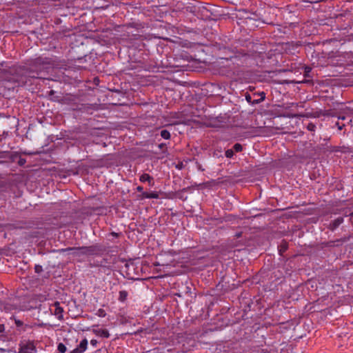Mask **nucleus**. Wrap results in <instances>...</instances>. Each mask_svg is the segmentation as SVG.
Returning <instances> with one entry per match:
<instances>
[{"mask_svg":"<svg viewBox=\"0 0 353 353\" xmlns=\"http://www.w3.org/2000/svg\"><path fill=\"white\" fill-rule=\"evenodd\" d=\"M59 66L57 61L53 58L39 57L30 61L28 66L20 67L17 70L20 80L23 85L27 83L30 79L41 78L40 74L43 72H48L50 69Z\"/></svg>","mask_w":353,"mask_h":353,"instance_id":"f257e3e1","label":"nucleus"},{"mask_svg":"<svg viewBox=\"0 0 353 353\" xmlns=\"http://www.w3.org/2000/svg\"><path fill=\"white\" fill-rule=\"evenodd\" d=\"M19 353H36L37 350L31 341L22 342L19 345Z\"/></svg>","mask_w":353,"mask_h":353,"instance_id":"f03ea898","label":"nucleus"},{"mask_svg":"<svg viewBox=\"0 0 353 353\" xmlns=\"http://www.w3.org/2000/svg\"><path fill=\"white\" fill-rule=\"evenodd\" d=\"M261 95H262L261 98L252 99V93H249L248 92H246L245 93V98L249 103H250L252 105H256V104L260 103L261 102H262L265 100V94H262Z\"/></svg>","mask_w":353,"mask_h":353,"instance_id":"7ed1b4c3","label":"nucleus"},{"mask_svg":"<svg viewBox=\"0 0 353 353\" xmlns=\"http://www.w3.org/2000/svg\"><path fill=\"white\" fill-rule=\"evenodd\" d=\"M88 343V342L86 339H83L80 342L79 345L72 351V353H83V352H84L87 349Z\"/></svg>","mask_w":353,"mask_h":353,"instance_id":"20e7f679","label":"nucleus"},{"mask_svg":"<svg viewBox=\"0 0 353 353\" xmlns=\"http://www.w3.org/2000/svg\"><path fill=\"white\" fill-rule=\"evenodd\" d=\"M343 222V218L341 216H339L330 223V224L328 225V228L330 230L333 231L335 229H336Z\"/></svg>","mask_w":353,"mask_h":353,"instance_id":"39448f33","label":"nucleus"},{"mask_svg":"<svg viewBox=\"0 0 353 353\" xmlns=\"http://www.w3.org/2000/svg\"><path fill=\"white\" fill-rule=\"evenodd\" d=\"M139 180L141 182H148L149 185L153 186L154 184V179L150 174L144 173L140 176Z\"/></svg>","mask_w":353,"mask_h":353,"instance_id":"423d86ee","label":"nucleus"},{"mask_svg":"<svg viewBox=\"0 0 353 353\" xmlns=\"http://www.w3.org/2000/svg\"><path fill=\"white\" fill-rule=\"evenodd\" d=\"M139 197L141 199H158L159 197V193L157 192H143Z\"/></svg>","mask_w":353,"mask_h":353,"instance_id":"0eeeda50","label":"nucleus"},{"mask_svg":"<svg viewBox=\"0 0 353 353\" xmlns=\"http://www.w3.org/2000/svg\"><path fill=\"white\" fill-rule=\"evenodd\" d=\"M54 307H55V310H54L55 315H57L59 318H61L62 316L63 309H62V307H60L59 303L55 302Z\"/></svg>","mask_w":353,"mask_h":353,"instance_id":"6e6552de","label":"nucleus"},{"mask_svg":"<svg viewBox=\"0 0 353 353\" xmlns=\"http://www.w3.org/2000/svg\"><path fill=\"white\" fill-rule=\"evenodd\" d=\"M160 134H161V137L165 139H170V137H171L170 132L165 129L162 130L160 132Z\"/></svg>","mask_w":353,"mask_h":353,"instance_id":"1a4fd4ad","label":"nucleus"},{"mask_svg":"<svg viewBox=\"0 0 353 353\" xmlns=\"http://www.w3.org/2000/svg\"><path fill=\"white\" fill-rule=\"evenodd\" d=\"M95 332L105 338H108L110 336L109 332L107 330H101H101L95 331Z\"/></svg>","mask_w":353,"mask_h":353,"instance_id":"9d476101","label":"nucleus"},{"mask_svg":"<svg viewBox=\"0 0 353 353\" xmlns=\"http://www.w3.org/2000/svg\"><path fill=\"white\" fill-rule=\"evenodd\" d=\"M127 296H128V292L126 291L123 290V291L119 292V300L120 301L123 302L127 299Z\"/></svg>","mask_w":353,"mask_h":353,"instance_id":"9b49d317","label":"nucleus"},{"mask_svg":"<svg viewBox=\"0 0 353 353\" xmlns=\"http://www.w3.org/2000/svg\"><path fill=\"white\" fill-rule=\"evenodd\" d=\"M159 148L162 150L163 154H166L168 152L167 144L165 143H161L158 145Z\"/></svg>","mask_w":353,"mask_h":353,"instance_id":"f8f14e48","label":"nucleus"},{"mask_svg":"<svg viewBox=\"0 0 353 353\" xmlns=\"http://www.w3.org/2000/svg\"><path fill=\"white\" fill-rule=\"evenodd\" d=\"M233 150H234L236 152H241L243 150V146L240 143H235L232 148Z\"/></svg>","mask_w":353,"mask_h":353,"instance_id":"ddd939ff","label":"nucleus"},{"mask_svg":"<svg viewBox=\"0 0 353 353\" xmlns=\"http://www.w3.org/2000/svg\"><path fill=\"white\" fill-rule=\"evenodd\" d=\"M19 157V153H17V152H10L9 159L11 161H14L16 160V159L18 158Z\"/></svg>","mask_w":353,"mask_h":353,"instance_id":"4468645a","label":"nucleus"},{"mask_svg":"<svg viewBox=\"0 0 353 353\" xmlns=\"http://www.w3.org/2000/svg\"><path fill=\"white\" fill-rule=\"evenodd\" d=\"M288 249V244H280L278 247L279 252L280 254H282V252H285Z\"/></svg>","mask_w":353,"mask_h":353,"instance_id":"2eb2a0df","label":"nucleus"},{"mask_svg":"<svg viewBox=\"0 0 353 353\" xmlns=\"http://www.w3.org/2000/svg\"><path fill=\"white\" fill-rule=\"evenodd\" d=\"M265 94L264 92H254L252 93V99H259L261 98V94Z\"/></svg>","mask_w":353,"mask_h":353,"instance_id":"dca6fc26","label":"nucleus"},{"mask_svg":"<svg viewBox=\"0 0 353 353\" xmlns=\"http://www.w3.org/2000/svg\"><path fill=\"white\" fill-rule=\"evenodd\" d=\"M50 100H52V101H54V102H58V103H65L63 101L64 99H61L58 96H54L53 97L50 98Z\"/></svg>","mask_w":353,"mask_h":353,"instance_id":"f3484780","label":"nucleus"},{"mask_svg":"<svg viewBox=\"0 0 353 353\" xmlns=\"http://www.w3.org/2000/svg\"><path fill=\"white\" fill-rule=\"evenodd\" d=\"M306 128L307 130L310 132H314L316 129V125L313 123H308L306 125Z\"/></svg>","mask_w":353,"mask_h":353,"instance_id":"a211bd4d","label":"nucleus"},{"mask_svg":"<svg viewBox=\"0 0 353 353\" xmlns=\"http://www.w3.org/2000/svg\"><path fill=\"white\" fill-rule=\"evenodd\" d=\"M225 154L227 158H232L234 156V150L232 149H228L225 151Z\"/></svg>","mask_w":353,"mask_h":353,"instance_id":"6ab92c4d","label":"nucleus"},{"mask_svg":"<svg viewBox=\"0 0 353 353\" xmlns=\"http://www.w3.org/2000/svg\"><path fill=\"white\" fill-rule=\"evenodd\" d=\"M58 350L61 353H65L66 351V347L63 343H59L58 345Z\"/></svg>","mask_w":353,"mask_h":353,"instance_id":"aec40b11","label":"nucleus"},{"mask_svg":"<svg viewBox=\"0 0 353 353\" xmlns=\"http://www.w3.org/2000/svg\"><path fill=\"white\" fill-rule=\"evenodd\" d=\"M10 152L8 151H2L0 152V158H8L9 159Z\"/></svg>","mask_w":353,"mask_h":353,"instance_id":"412c9836","label":"nucleus"},{"mask_svg":"<svg viewBox=\"0 0 353 353\" xmlns=\"http://www.w3.org/2000/svg\"><path fill=\"white\" fill-rule=\"evenodd\" d=\"M311 70H312V68L310 67H308V66L305 67L304 69V73H305L304 76L305 77H310L309 73L311 72Z\"/></svg>","mask_w":353,"mask_h":353,"instance_id":"4be33fe9","label":"nucleus"},{"mask_svg":"<svg viewBox=\"0 0 353 353\" xmlns=\"http://www.w3.org/2000/svg\"><path fill=\"white\" fill-rule=\"evenodd\" d=\"M97 314L99 316H101V317H103L105 316V312L102 309H99L98 311H97Z\"/></svg>","mask_w":353,"mask_h":353,"instance_id":"5701e85b","label":"nucleus"},{"mask_svg":"<svg viewBox=\"0 0 353 353\" xmlns=\"http://www.w3.org/2000/svg\"><path fill=\"white\" fill-rule=\"evenodd\" d=\"M336 57H330L329 58V63L332 65H335V64H338V63H336L335 62V59H336Z\"/></svg>","mask_w":353,"mask_h":353,"instance_id":"b1692460","label":"nucleus"},{"mask_svg":"<svg viewBox=\"0 0 353 353\" xmlns=\"http://www.w3.org/2000/svg\"><path fill=\"white\" fill-rule=\"evenodd\" d=\"M34 269H35V272L37 273L42 271V267L39 265H36Z\"/></svg>","mask_w":353,"mask_h":353,"instance_id":"393cba45","label":"nucleus"},{"mask_svg":"<svg viewBox=\"0 0 353 353\" xmlns=\"http://www.w3.org/2000/svg\"><path fill=\"white\" fill-rule=\"evenodd\" d=\"M26 161L25 159L20 158L18 163L19 165H23L26 163Z\"/></svg>","mask_w":353,"mask_h":353,"instance_id":"a878e982","label":"nucleus"},{"mask_svg":"<svg viewBox=\"0 0 353 353\" xmlns=\"http://www.w3.org/2000/svg\"><path fill=\"white\" fill-rule=\"evenodd\" d=\"M97 343H98V342H97V341L96 339H92V340L90 341V344H91L92 346H94V347H95V346L97 345Z\"/></svg>","mask_w":353,"mask_h":353,"instance_id":"bb28decb","label":"nucleus"},{"mask_svg":"<svg viewBox=\"0 0 353 353\" xmlns=\"http://www.w3.org/2000/svg\"><path fill=\"white\" fill-rule=\"evenodd\" d=\"M137 191L139 192H141V194L143 192H143V188L142 186H137Z\"/></svg>","mask_w":353,"mask_h":353,"instance_id":"cd10ccee","label":"nucleus"},{"mask_svg":"<svg viewBox=\"0 0 353 353\" xmlns=\"http://www.w3.org/2000/svg\"><path fill=\"white\" fill-rule=\"evenodd\" d=\"M336 125L338 127V129L340 130H342L343 128L345 126L344 124L340 125L339 122H337L336 123Z\"/></svg>","mask_w":353,"mask_h":353,"instance_id":"c85d7f7f","label":"nucleus"},{"mask_svg":"<svg viewBox=\"0 0 353 353\" xmlns=\"http://www.w3.org/2000/svg\"><path fill=\"white\" fill-rule=\"evenodd\" d=\"M54 94L55 91H54L53 90H51L50 91L48 92V96L50 97H54Z\"/></svg>","mask_w":353,"mask_h":353,"instance_id":"c756f323","label":"nucleus"},{"mask_svg":"<svg viewBox=\"0 0 353 353\" xmlns=\"http://www.w3.org/2000/svg\"><path fill=\"white\" fill-rule=\"evenodd\" d=\"M248 90L252 93L255 92V88L252 86H249Z\"/></svg>","mask_w":353,"mask_h":353,"instance_id":"7c9ffc66","label":"nucleus"},{"mask_svg":"<svg viewBox=\"0 0 353 353\" xmlns=\"http://www.w3.org/2000/svg\"><path fill=\"white\" fill-rule=\"evenodd\" d=\"M241 235H242V232H238V233H236V234H235V236H236V238H239V237L241 236Z\"/></svg>","mask_w":353,"mask_h":353,"instance_id":"2f4dec72","label":"nucleus"},{"mask_svg":"<svg viewBox=\"0 0 353 353\" xmlns=\"http://www.w3.org/2000/svg\"><path fill=\"white\" fill-rule=\"evenodd\" d=\"M62 99H64V101H63L65 102L64 103H68V101H69L68 98H67V97H63Z\"/></svg>","mask_w":353,"mask_h":353,"instance_id":"473e14b6","label":"nucleus"},{"mask_svg":"<svg viewBox=\"0 0 353 353\" xmlns=\"http://www.w3.org/2000/svg\"><path fill=\"white\" fill-rule=\"evenodd\" d=\"M305 116L308 117V114H299V115H297L296 117H305Z\"/></svg>","mask_w":353,"mask_h":353,"instance_id":"72a5a7b5","label":"nucleus"},{"mask_svg":"<svg viewBox=\"0 0 353 353\" xmlns=\"http://www.w3.org/2000/svg\"><path fill=\"white\" fill-rule=\"evenodd\" d=\"M110 234L112 235V236H119V234H117V233H114V232H112Z\"/></svg>","mask_w":353,"mask_h":353,"instance_id":"f704fd0d","label":"nucleus"},{"mask_svg":"<svg viewBox=\"0 0 353 353\" xmlns=\"http://www.w3.org/2000/svg\"><path fill=\"white\" fill-rule=\"evenodd\" d=\"M4 326L3 325H0V331H1L2 329H3Z\"/></svg>","mask_w":353,"mask_h":353,"instance_id":"c9c22d12","label":"nucleus"},{"mask_svg":"<svg viewBox=\"0 0 353 353\" xmlns=\"http://www.w3.org/2000/svg\"><path fill=\"white\" fill-rule=\"evenodd\" d=\"M339 119H342V120H344V119H345V117H339Z\"/></svg>","mask_w":353,"mask_h":353,"instance_id":"e433bc0d","label":"nucleus"},{"mask_svg":"<svg viewBox=\"0 0 353 353\" xmlns=\"http://www.w3.org/2000/svg\"><path fill=\"white\" fill-rule=\"evenodd\" d=\"M0 351H1V352H6V350L5 349L0 348Z\"/></svg>","mask_w":353,"mask_h":353,"instance_id":"4c0bfd02","label":"nucleus"},{"mask_svg":"<svg viewBox=\"0 0 353 353\" xmlns=\"http://www.w3.org/2000/svg\"><path fill=\"white\" fill-rule=\"evenodd\" d=\"M350 111L353 114V109H350Z\"/></svg>","mask_w":353,"mask_h":353,"instance_id":"58836bf2","label":"nucleus"},{"mask_svg":"<svg viewBox=\"0 0 353 353\" xmlns=\"http://www.w3.org/2000/svg\"><path fill=\"white\" fill-rule=\"evenodd\" d=\"M94 81H95V82H97V81H99V79H97V78H96V79H94Z\"/></svg>","mask_w":353,"mask_h":353,"instance_id":"ea45409f","label":"nucleus"},{"mask_svg":"<svg viewBox=\"0 0 353 353\" xmlns=\"http://www.w3.org/2000/svg\"><path fill=\"white\" fill-rule=\"evenodd\" d=\"M94 81H95V82H97V81H99V79H97V78H96V79H94Z\"/></svg>","mask_w":353,"mask_h":353,"instance_id":"a19ab883","label":"nucleus"},{"mask_svg":"<svg viewBox=\"0 0 353 353\" xmlns=\"http://www.w3.org/2000/svg\"><path fill=\"white\" fill-rule=\"evenodd\" d=\"M281 243H286L285 240H283Z\"/></svg>","mask_w":353,"mask_h":353,"instance_id":"79ce46f5","label":"nucleus"},{"mask_svg":"<svg viewBox=\"0 0 353 353\" xmlns=\"http://www.w3.org/2000/svg\"><path fill=\"white\" fill-rule=\"evenodd\" d=\"M324 115L327 116L330 115L328 113L324 114Z\"/></svg>","mask_w":353,"mask_h":353,"instance_id":"37998d69","label":"nucleus"},{"mask_svg":"<svg viewBox=\"0 0 353 353\" xmlns=\"http://www.w3.org/2000/svg\"><path fill=\"white\" fill-rule=\"evenodd\" d=\"M330 243H336V241H330Z\"/></svg>","mask_w":353,"mask_h":353,"instance_id":"c03bdc74","label":"nucleus"},{"mask_svg":"<svg viewBox=\"0 0 353 353\" xmlns=\"http://www.w3.org/2000/svg\"><path fill=\"white\" fill-rule=\"evenodd\" d=\"M350 215H351L352 216H353V212H352V213H351V214H350Z\"/></svg>","mask_w":353,"mask_h":353,"instance_id":"a18cd8bd","label":"nucleus"}]
</instances>
